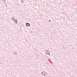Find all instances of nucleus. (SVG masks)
Instances as JSON below:
<instances>
[{"label": "nucleus", "mask_w": 77, "mask_h": 77, "mask_svg": "<svg viewBox=\"0 0 77 77\" xmlns=\"http://www.w3.org/2000/svg\"><path fill=\"white\" fill-rule=\"evenodd\" d=\"M30 23H26V26H27V27H29V26H30Z\"/></svg>", "instance_id": "obj_1"}, {"label": "nucleus", "mask_w": 77, "mask_h": 77, "mask_svg": "<svg viewBox=\"0 0 77 77\" xmlns=\"http://www.w3.org/2000/svg\"><path fill=\"white\" fill-rule=\"evenodd\" d=\"M14 23H16V24H17L18 21H17V19H15L14 20Z\"/></svg>", "instance_id": "obj_2"}, {"label": "nucleus", "mask_w": 77, "mask_h": 77, "mask_svg": "<svg viewBox=\"0 0 77 77\" xmlns=\"http://www.w3.org/2000/svg\"><path fill=\"white\" fill-rule=\"evenodd\" d=\"M14 54H15V55H17V53L15 52L14 53Z\"/></svg>", "instance_id": "obj_3"}, {"label": "nucleus", "mask_w": 77, "mask_h": 77, "mask_svg": "<svg viewBox=\"0 0 77 77\" xmlns=\"http://www.w3.org/2000/svg\"><path fill=\"white\" fill-rule=\"evenodd\" d=\"M46 72H44V75H45V74H46Z\"/></svg>", "instance_id": "obj_4"}, {"label": "nucleus", "mask_w": 77, "mask_h": 77, "mask_svg": "<svg viewBox=\"0 0 77 77\" xmlns=\"http://www.w3.org/2000/svg\"><path fill=\"white\" fill-rule=\"evenodd\" d=\"M47 54H48V55H50V53H47Z\"/></svg>", "instance_id": "obj_5"}, {"label": "nucleus", "mask_w": 77, "mask_h": 77, "mask_svg": "<svg viewBox=\"0 0 77 77\" xmlns=\"http://www.w3.org/2000/svg\"><path fill=\"white\" fill-rule=\"evenodd\" d=\"M14 17H12V19L11 20H14Z\"/></svg>", "instance_id": "obj_6"}, {"label": "nucleus", "mask_w": 77, "mask_h": 77, "mask_svg": "<svg viewBox=\"0 0 77 77\" xmlns=\"http://www.w3.org/2000/svg\"><path fill=\"white\" fill-rule=\"evenodd\" d=\"M25 0H22V1H23V2H24Z\"/></svg>", "instance_id": "obj_7"}, {"label": "nucleus", "mask_w": 77, "mask_h": 77, "mask_svg": "<svg viewBox=\"0 0 77 77\" xmlns=\"http://www.w3.org/2000/svg\"><path fill=\"white\" fill-rule=\"evenodd\" d=\"M42 74H43V72H42Z\"/></svg>", "instance_id": "obj_8"}, {"label": "nucleus", "mask_w": 77, "mask_h": 77, "mask_svg": "<svg viewBox=\"0 0 77 77\" xmlns=\"http://www.w3.org/2000/svg\"><path fill=\"white\" fill-rule=\"evenodd\" d=\"M47 51V52H48V51Z\"/></svg>", "instance_id": "obj_9"}]
</instances>
